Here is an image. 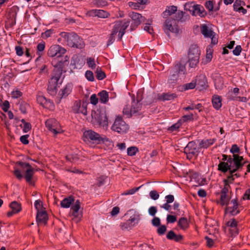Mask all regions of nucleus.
I'll return each mask as SVG.
<instances>
[{"label":"nucleus","mask_w":250,"mask_h":250,"mask_svg":"<svg viewBox=\"0 0 250 250\" xmlns=\"http://www.w3.org/2000/svg\"><path fill=\"white\" fill-rule=\"evenodd\" d=\"M152 224L153 226L158 227L160 225L161 221L159 218L154 217L151 221Z\"/></svg>","instance_id":"680f3d73"},{"label":"nucleus","mask_w":250,"mask_h":250,"mask_svg":"<svg viewBox=\"0 0 250 250\" xmlns=\"http://www.w3.org/2000/svg\"><path fill=\"white\" fill-rule=\"evenodd\" d=\"M142 107L141 104L138 101L133 100L131 105H128L124 108L123 113L128 117L139 112Z\"/></svg>","instance_id":"0eeeda50"},{"label":"nucleus","mask_w":250,"mask_h":250,"mask_svg":"<svg viewBox=\"0 0 250 250\" xmlns=\"http://www.w3.org/2000/svg\"><path fill=\"white\" fill-rule=\"evenodd\" d=\"M231 153H233V156L236 155L235 153H239L240 149L236 145H233L230 150Z\"/></svg>","instance_id":"69168bd1"},{"label":"nucleus","mask_w":250,"mask_h":250,"mask_svg":"<svg viewBox=\"0 0 250 250\" xmlns=\"http://www.w3.org/2000/svg\"><path fill=\"white\" fill-rule=\"evenodd\" d=\"M199 58L188 57L189 65L190 67L194 68L199 63Z\"/></svg>","instance_id":"e433bc0d"},{"label":"nucleus","mask_w":250,"mask_h":250,"mask_svg":"<svg viewBox=\"0 0 250 250\" xmlns=\"http://www.w3.org/2000/svg\"><path fill=\"white\" fill-rule=\"evenodd\" d=\"M35 207L37 210V212L45 211V208L43 207L42 203L40 200L35 201Z\"/></svg>","instance_id":"79ce46f5"},{"label":"nucleus","mask_w":250,"mask_h":250,"mask_svg":"<svg viewBox=\"0 0 250 250\" xmlns=\"http://www.w3.org/2000/svg\"><path fill=\"white\" fill-rule=\"evenodd\" d=\"M140 220V216L139 215H134L130 217V219L128 220L131 223V224H137L138 221Z\"/></svg>","instance_id":"864d4df0"},{"label":"nucleus","mask_w":250,"mask_h":250,"mask_svg":"<svg viewBox=\"0 0 250 250\" xmlns=\"http://www.w3.org/2000/svg\"><path fill=\"white\" fill-rule=\"evenodd\" d=\"M243 160V157L238 155H234L233 158L229 156L227 162H222L219 164L218 170L223 172L229 170L231 173H234L247 163V161L242 162Z\"/></svg>","instance_id":"7ed1b4c3"},{"label":"nucleus","mask_w":250,"mask_h":250,"mask_svg":"<svg viewBox=\"0 0 250 250\" xmlns=\"http://www.w3.org/2000/svg\"><path fill=\"white\" fill-rule=\"evenodd\" d=\"M244 4V2L240 0H236L234 3L233 4L234 10L236 11H238L240 10L241 7H242V5Z\"/></svg>","instance_id":"a18cd8bd"},{"label":"nucleus","mask_w":250,"mask_h":250,"mask_svg":"<svg viewBox=\"0 0 250 250\" xmlns=\"http://www.w3.org/2000/svg\"><path fill=\"white\" fill-rule=\"evenodd\" d=\"M178 226L183 229H187L188 227V224L186 218L183 217L178 221Z\"/></svg>","instance_id":"473e14b6"},{"label":"nucleus","mask_w":250,"mask_h":250,"mask_svg":"<svg viewBox=\"0 0 250 250\" xmlns=\"http://www.w3.org/2000/svg\"><path fill=\"white\" fill-rule=\"evenodd\" d=\"M205 6L209 11H212L214 8V2L212 0L207 1L205 3Z\"/></svg>","instance_id":"603ef678"},{"label":"nucleus","mask_w":250,"mask_h":250,"mask_svg":"<svg viewBox=\"0 0 250 250\" xmlns=\"http://www.w3.org/2000/svg\"><path fill=\"white\" fill-rule=\"evenodd\" d=\"M81 208V203L79 200H77L74 204V205L71 208L72 211V215L74 218L79 220L82 216V213L79 211Z\"/></svg>","instance_id":"dca6fc26"},{"label":"nucleus","mask_w":250,"mask_h":250,"mask_svg":"<svg viewBox=\"0 0 250 250\" xmlns=\"http://www.w3.org/2000/svg\"><path fill=\"white\" fill-rule=\"evenodd\" d=\"M83 140L86 143H92L96 145H104L105 149H110L113 146L112 141L105 136H101L92 130H88L83 133Z\"/></svg>","instance_id":"f03ea898"},{"label":"nucleus","mask_w":250,"mask_h":250,"mask_svg":"<svg viewBox=\"0 0 250 250\" xmlns=\"http://www.w3.org/2000/svg\"><path fill=\"white\" fill-rule=\"evenodd\" d=\"M98 95L100 97V101L104 104H105L108 100V94L105 90L100 92Z\"/></svg>","instance_id":"c85d7f7f"},{"label":"nucleus","mask_w":250,"mask_h":250,"mask_svg":"<svg viewBox=\"0 0 250 250\" xmlns=\"http://www.w3.org/2000/svg\"><path fill=\"white\" fill-rule=\"evenodd\" d=\"M167 239L180 242L183 239V236L181 234H176L173 230H170L167 234Z\"/></svg>","instance_id":"412c9836"},{"label":"nucleus","mask_w":250,"mask_h":250,"mask_svg":"<svg viewBox=\"0 0 250 250\" xmlns=\"http://www.w3.org/2000/svg\"><path fill=\"white\" fill-rule=\"evenodd\" d=\"M141 4H142L139 3L138 2H131V1H130L128 3V6L130 7L133 8L134 9H139Z\"/></svg>","instance_id":"13d9d810"},{"label":"nucleus","mask_w":250,"mask_h":250,"mask_svg":"<svg viewBox=\"0 0 250 250\" xmlns=\"http://www.w3.org/2000/svg\"><path fill=\"white\" fill-rule=\"evenodd\" d=\"M197 88L199 90H202L207 87V80L205 75H200L196 77L195 80Z\"/></svg>","instance_id":"2eb2a0df"},{"label":"nucleus","mask_w":250,"mask_h":250,"mask_svg":"<svg viewBox=\"0 0 250 250\" xmlns=\"http://www.w3.org/2000/svg\"><path fill=\"white\" fill-rule=\"evenodd\" d=\"M129 17L133 21V23L131 24V27L132 28L138 26L142 22H144L145 19L141 14L136 12L130 13L129 14Z\"/></svg>","instance_id":"ddd939ff"},{"label":"nucleus","mask_w":250,"mask_h":250,"mask_svg":"<svg viewBox=\"0 0 250 250\" xmlns=\"http://www.w3.org/2000/svg\"><path fill=\"white\" fill-rule=\"evenodd\" d=\"M186 67L184 65L181 63L176 64L170 72V76L168 81L170 83H173L176 80L179 74H185Z\"/></svg>","instance_id":"1a4fd4ad"},{"label":"nucleus","mask_w":250,"mask_h":250,"mask_svg":"<svg viewBox=\"0 0 250 250\" xmlns=\"http://www.w3.org/2000/svg\"><path fill=\"white\" fill-rule=\"evenodd\" d=\"M45 48V42H42L39 43L37 45V48L38 51V55H41L42 54V52L44 50Z\"/></svg>","instance_id":"5fc2aeb1"},{"label":"nucleus","mask_w":250,"mask_h":250,"mask_svg":"<svg viewBox=\"0 0 250 250\" xmlns=\"http://www.w3.org/2000/svg\"><path fill=\"white\" fill-rule=\"evenodd\" d=\"M230 205L232 206L228 207L226 208L225 212H229L232 215H235L239 213V210L238 208V203L235 199H233L230 201Z\"/></svg>","instance_id":"f3484780"},{"label":"nucleus","mask_w":250,"mask_h":250,"mask_svg":"<svg viewBox=\"0 0 250 250\" xmlns=\"http://www.w3.org/2000/svg\"><path fill=\"white\" fill-rule=\"evenodd\" d=\"M164 30L167 34L168 31L174 33H178L179 29L176 21L172 19H167L164 23Z\"/></svg>","instance_id":"9d476101"},{"label":"nucleus","mask_w":250,"mask_h":250,"mask_svg":"<svg viewBox=\"0 0 250 250\" xmlns=\"http://www.w3.org/2000/svg\"><path fill=\"white\" fill-rule=\"evenodd\" d=\"M96 77L97 79L102 80L105 77V74L104 72L102 71L100 68H97L96 72Z\"/></svg>","instance_id":"37998d69"},{"label":"nucleus","mask_w":250,"mask_h":250,"mask_svg":"<svg viewBox=\"0 0 250 250\" xmlns=\"http://www.w3.org/2000/svg\"><path fill=\"white\" fill-rule=\"evenodd\" d=\"M130 21L129 20H125L124 21H120L116 22L112 29V32L110 34L107 43V45L113 43L115 41V37L118 33V38L121 40L122 37L125 32V30L129 25Z\"/></svg>","instance_id":"20e7f679"},{"label":"nucleus","mask_w":250,"mask_h":250,"mask_svg":"<svg viewBox=\"0 0 250 250\" xmlns=\"http://www.w3.org/2000/svg\"><path fill=\"white\" fill-rule=\"evenodd\" d=\"M224 187L221 190V193L223 194H227L229 192V189L230 188V186L228 183V180H224Z\"/></svg>","instance_id":"09e8293b"},{"label":"nucleus","mask_w":250,"mask_h":250,"mask_svg":"<svg viewBox=\"0 0 250 250\" xmlns=\"http://www.w3.org/2000/svg\"><path fill=\"white\" fill-rule=\"evenodd\" d=\"M166 230L167 228L166 226L162 225L157 229V233L160 235H163L165 233Z\"/></svg>","instance_id":"338daca9"},{"label":"nucleus","mask_w":250,"mask_h":250,"mask_svg":"<svg viewBox=\"0 0 250 250\" xmlns=\"http://www.w3.org/2000/svg\"><path fill=\"white\" fill-rule=\"evenodd\" d=\"M88 14L90 16H97L100 18H108L109 16V13H108L107 12L104 11L103 10L100 9H93L90 10L88 12Z\"/></svg>","instance_id":"a211bd4d"},{"label":"nucleus","mask_w":250,"mask_h":250,"mask_svg":"<svg viewBox=\"0 0 250 250\" xmlns=\"http://www.w3.org/2000/svg\"><path fill=\"white\" fill-rule=\"evenodd\" d=\"M214 139L203 140L200 143V146L202 147L207 148L214 143Z\"/></svg>","instance_id":"f704fd0d"},{"label":"nucleus","mask_w":250,"mask_h":250,"mask_svg":"<svg viewBox=\"0 0 250 250\" xmlns=\"http://www.w3.org/2000/svg\"><path fill=\"white\" fill-rule=\"evenodd\" d=\"M87 63L89 67L92 69H94L96 68V63L95 62V60L93 58H88L86 59Z\"/></svg>","instance_id":"8fccbe9b"},{"label":"nucleus","mask_w":250,"mask_h":250,"mask_svg":"<svg viewBox=\"0 0 250 250\" xmlns=\"http://www.w3.org/2000/svg\"><path fill=\"white\" fill-rule=\"evenodd\" d=\"M36 220L38 225H46L48 220V216L46 211L37 212Z\"/></svg>","instance_id":"6ab92c4d"},{"label":"nucleus","mask_w":250,"mask_h":250,"mask_svg":"<svg viewBox=\"0 0 250 250\" xmlns=\"http://www.w3.org/2000/svg\"><path fill=\"white\" fill-rule=\"evenodd\" d=\"M176 97V95L175 94L172 93H163L161 96L159 97V99L162 100L164 101L165 100H171L174 99Z\"/></svg>","instance_id":"7c9ffc66"},{"label":"nucleus","mask_w":250,"mask_h":250,"mask_svg":"<svg viewBox=\"0 0 250 250\" xmlns=\"http://www.w3.org/2000/svg\"><path fill=\"white\" fill-rule=\"evenodd\" d=\"M204 9L203 6L199 4H196L194 7L193 13H191V15L194 16L199 15L201 17H203L205 14Z\"/></svg>","instance_id":"b1692460"},{"label":"nucleus","mask_w":250,"mask_h":250,"mask_svg":"<svg viewBox=\"0 0 250 250\" xmlns=\"http://www.w3.org/2000/svg\"><path fill=\"white\" fill-rule=\"evenodd\" d=\"M85 76L86 79L89 81L92 82L94 80L93 73L91 71H86Z\"/></svg>","instance_id":"4d7b16f0"},{"label":"nucleus","mask_w":250,"mask_h":250,"mask_svg":"<svg viewBox=\"0 0 250 250\" xmlns=\"http://www.w3.org/2000/svg\"><path fill=\"white\" fill-rule=\"evenodd\" d=\"M60 35L70 47L82 48L84 46V43L83 40L74 33L63 32H61Z\"/></svg>","instance_id":"39448f33"},{"label":"nucleus","mask_w":250,"mask_h":250,"mask_svg":"<svg viewBox=\"0 0 250 250\" xmlns=\"http://www.w3.org/2000/svg\"><path fill=\"white\" fill-rule=\"evenodd\" d=\"M72 110L75 113H82L84 115L87 114L86 105L78 100L75 102L72 106Z\"/></svg>","instance_id":"9b49d317"},{"label":"nucleus","mask_w":250,"mask_h":250,"mask_svg":"<svg viewBox=\"0 0 250 250\" xmlns=\"http://www.w3.org/2000/svg\"><path fill=\"white\" fill-rule=\"evenodd\" d=\"M196 86V83L195 81H192V82L187 83L185 85V89H191L195 88V87Z\"/></svg>","instance_id":"774afa93"},{"label":"nucleus","mask_w":250,"mask_h":250,"mask_svg":"<svg viewBox=\"0 0 250 250\" xmlns=\"http://www.w3.org/2000/svg\"><path fill=\"white\" fill-rule=\"evenodd\" d=\"M138 151V149L137 147L131 146L128 147L127 149V154L129 156H134L136 154L137 152Z\"/></svg>","instance_id":"de8ad7c7"},{"label":"nucleus","mask_w":250,"mask_h":250,"mask_svg":"<svg viewBox=\"0 0 250 250\" xmlns=\"http://www.w3.org/2000/svg\"><path fill=\"white\" fill-rule=\"evenodd\" d=\"M16 165L20 166L22 170H25L24 178L27 182L30 183L34 174V168L31 166L28 163L22 162H17Z\"/></svg>","instance_id":"6e6552de"},{"label":"nucleus","mask_w":250,"mask_h":250,"mask_svg":"<svg viewBox=\"0 0 250 250\" xmlns=\"http://www.w3.org/2000/svg\"><path fill=\"white\" fill-rule=\"evenodd\" d=\"M48 129L52 132L55 135L62 133L63 130L60 126H48Z\"/></svg>","instance_id":"4c0bfd02"},{"label":"nucleus","mask_w":250,"mask_h":250,"mask_svg":"<svg viewBox=\"0 0 250 250\" xmlns=\"http://www.w3.org/2000/svg\"><path fill=\"white\" fill-rule=\"evenodd\" d=\"M95 118L99 125H107V118L104 111H100L98 114H97Z\"/></svg>","instance_id":"aec40b11"},{"label":"nucleus","mask_w":250,"mask_h":250,"mask_svg":"<svg viewBox=\"0 0 250 250\" xmlns=\"http://www.w3.org/2000/svg\"><path fill=\"white\" fill-rule=\"evenodd\" d=\"M148 211L149 215L152 216H155L157 212V208L154 206H152L148 208Z\"/></svg>","instance_id":"e2e57ef3"},{"label":"nucleus","mask_w":250,"mask_h":250,"mask_svg":"<svg viewBox=\"0 0 250 250\" xmlns=\"http://www.w3.org/2000/svg\"><path fill=\"white\" fill-rule=\"evenodd\" d=\"M73 198L69 197L64 199L61 203V206L62 208H68L71 204L74 202Z\"/></svg>","instance_id":"c756f323"},{"label":"nucleus","mask_w":250,"mask_h":250,"mask_svg":"<svg viewBox=\"0 0 250 250\" xmlns=\"http://www.w3.org/2000/svg\"><path fill=\"white\" fill-rule=\"evenodd\" d=\"M11 96L13 98H18L22 96V93L19 90H15L12 91Z\"/></svg>","instance_id":"bf43d9fd"},{"label":"nucleus","mask_w":250,"mask_h":250,"mask_svg":"<svg viewBox=\"0 0 250 250\" xmlns=\"http://www.w3.org/2000/svg\"><path fill=\"white\" fill-rule=\"evenodd\" d=\"M125 122L123 120L121 116H118L116 117L113 125H121L124 124Z\"/></svg>","instance_id":"052dcab7"},{"label":"nucleus","mask_w":250,"mask_h":250,"mask_svg":"<svg viewBox=\"0 0 250 250\" xmlns=\"http://www.w3.org/2000/svg\"><path fill=\"white\" fill-rule=\"evenodd\" d=\"M111 126L112 130L117 132L120 134L126 133L128 130L129 128L127 126Z\"/></svg>","instance_id":"a878e982"},{"label":"nucleus","mask_w":250,"mask_h":250,"mask_svg":"<svg viewBox=\"0 0 250 250\" xmlns=\"http://www.w3.org/2000/svg\"><path fill=\"white\" fill-rule=\"evenodd\" d=\"M52 64L54 69L52 76L48 82L47 91L50 95L54 96L56 94L58 85L61 83L60 81L62 74V60L58 62V60L54 59L52 61Z\"/></svg>","instance_id":"f257e3e1"},{"label":"nucleus","mask_w":250,"mask_h":250,"mask_svg":"<svg viewBox=\"0 0 250 250\" xmlns=\"http://www.w3.org/2000/svg\"><path fill=\"white\" fill-rule=\"evenodd\" d=\"M177 10L176 6L172 5L167 7L166 10L163 13V17L165 18L174 14Z\"/></svg>","instance_id":"393cba45"},{"label":"nucleus","mask_w":250,"mask_h":250,"mask_svg":"<svg viewBox=\"0 0 250 250\" xmlns=\"http://www.w3.org/2000/svg\"><path fill=\"white\" fill-rule=\"evenodd\" d=\"M10 207L16 213H18L21 209V205L16 201H13L10 204Z\"/></svg>","instance_id":"2f4dec72"},{"label":"nucleus","mask_w":250,"mask_h":250,"mask_svg":"<svg viewBox=\"0 0 250 250\" xmlns=\"http://www.w3.org/2000/svg\"><path fill=\"white\" fill-rule=\"evenodd\" d=\"M200 51L198 47L195 45H191L188 51V57L200 58Z\"/></svg>","instance_id":"4be33fe9"},{"label":"nucleus","mask_w":250,"mask_h":250,"mask_svg":"<svg viewBox=\"0 0 250 250\" xmlns=\"http://www.w3.org/2000/svg\"><path fill=\"white\" fill-rule=\"evenodd\" d=\"M37 102L43 107L52 109L54 107V104L53 102L50 100H47L43 95L39 94L37 96Z\"/></svg>","instance_id":"f8f14e48"},{"label":"nucleus","mask_w":250,"mask_h":250,"mask_svg":"<svg viewBox=\"0 0 250 250\" xmlns=\"http://www.w3.org/2000/svg\"><path fill=\"white\" fill-rule=\"evenodd\" d=\"M19 109L21 113L23 114L26 113V110L29 107V104L24 101H21L19 103Z\"/></svg>","instance_id":"c9c22d12"},{"label":"nucleus","mask_w":250,"mask_h":250,"mask_svg":"<svg viewBox=\"0 0 250 250\" xmlns=\"http://www.w3.org/2000/svg\"><path fill=\"white\" fill-rule=\"evenodd\" d=\"M229 200V197L226 194H223L221 193L220 197V204L224 206L225 205H228Z\"/></svg>","instance_id":"ea45409f"},{"label":"nucleus","mask_w":250,"mask_h":250,"mask_svg":"<svg viewBox=\"0 0 250 250\" xmlns=\"http://www.w3.org/2000/svg\"><path fill=\"white\" fill-rule=\"evenodd\" d=\"M184 152L188 154L187 157L197 155V145L194 142H190L184 148Z\"/></svg>","instance_id":"4468645a"},{"label":"nucleus","mask_w":250,"mask_h":250,"mask_svg":"<svg viewBox=\"0 0 250 250\" xmlns=\"http://www.w3.org/2000/svg\"><path fill=\"white\" fill-rule=\"evenodd\" d=\"M134 226L135 224H131V223L128 220L126 222L121 224V227L123 230L130 229Z\"/></svg>","instance_id":"c03bdc74"},{"label":"nucleus","mask_w":250,"mask_h":250,"mask_svg":"<svg viewBox=\"0 0 250 250\" xmlns=\"http://www.w3.org/2000/svg\"><path fill=\"white\" fill-rule=\"evenodd\" d=\"M195 4L193 2H188L184 5L185 10L190 11V13H193L194 9Z\"/></svg>","instance_id":"a19ab883"},{"label":"nucleus","mask_w":250,"mask_h":250,"mask_svg":"<svg viewBox=\"0 0 250 250\" xmlns=\"http://www.w3.org/2000/svg\"><path fill=\"white\" fill-rule=\"evenodd\" d=\"M212 58V51L210 49H208L207 50V54L206 56V59L205 60V63H208L210 62Z\"/></svg>","instance_id":"49530a36"},{"label":"nucleus","mask_w":250,"mask_h":250,"mask_svg":"<svg viewBox=\"0 0 250 250\" xmlns=\"http://www.w3.org/2000/svg\"><path fill=\"white\" fill-rule=\"evenodd\" d=\"M212 103L215 108L219 109L222 105L221 97L219 96L214 95L212 97Z\"/></svg>","instance_id":"cd10ccee"},{"label":"nucleus","mask_w":250,"mask_h":250,"mask_svg":"<svg viewBox=\"0 0 250 250\" xmlns=\"http://www.w3.org/2000/svg\"><path fill=\"white\" fill-rule=\"evenodd\" d=\"M45 125H57L59 123L55 118H50L45 121Z\"/></svg>","instance_id":"0e129e2a"},{"label":"nucleus","mask_w":250,"mask_h":250,"mask_svg":"<svg viewBox=\"0 0 250 250\" xmlns=\"http://www.w3.org/2000/svg\"><path fill=\"white\" fill-rule=\"evenodd\" d=\"M149 195L150 198L154 200H157L159 198V194L156 190H151L149 192Z\"/></svg>","instance_id":"6e6d98bb"},{"label":"nucleus","mask_w":250,"mask_h":250,"mask_svg":"<svg viewBox=\"0 0 250 250\" xmlns=\"http://www.w3.org/2000/svg\"><path fill=\"white\" fill-rule=\"evenodd\" d=\"M193 119V114H191L190 115H185L182 118L180 119L178 121V122L176 124H174L173 125H176L177 124H183L185 123H187L188 120H191Z\"/></svg>","instance_id":"72a5a7b5"},{"label":"nucleus","mask_w":250,"mask_h":250,"mask_svg":"<svg viewBox=\"0 0 250 250\" xmlns=\"http://www.w3.org/2000/svg\"><path fill=\"white\" fill-rule=\"evenodd\" d=\"M72 85L71 84H67L64 88L62 89L59 93V96L60 99L65 98L71 92Z\"/></svg>","instance_id":"5701e85b"},{"label":"nucleus","mask_w":250,"mask_h":250,"mask_svg":"<svg viewBox=\"0 0 250 250\" xmlns=\"http://www.w3.org/2000/svg\"><path fill=\"white\" fill-rule=\"evenodd\" d=\"M214 84L217 89L220 90L223 87L224 83L222 78L219 77L215 79Z\"/></svg>","instance_id":"58836bf2"},{"label":"nucleus","mask_w":250,"mask_h":250,"mask_svg":"<svg viewBox=\"0 0 250 250\" xmlns=\"http://www.w3.org/2000/svg\"><path fill=\"white\" fill-rule=\"evenodd\" d=\"M66 50L59 45H52L48 50L47 55L51 57H55L52 61L54 59L58 60V62L60 61H62V67L63 66V63L65 62H67L68 60L66 59L67 56H65L64 59L62 58V56L65 53Z\"/></svg>","instance_id":"423d86ee"},{"label":"nucleus","mask_w":250,"mask_h":250,"mask_svg":"<svg viewBox=\"0 0 250 250\" xmlns=\"http://www.w3.org/2000/svg\"><path fill=\"white\" fill-rule=\"evenodd\" d=\"M142 186H140L139 187L136 188H131L128 190H127L123 193H122V195H132L135 193L137 191H138L140 188Z\"/></svg>","instance_id":"3c124183"},{"label":"nucleus","mask_w":250,"mask_h":250,"mask_svg":"<svg viewBox=\"0 0 250 250\" xmlns=\"http://www.w3.org/2000/svg\"><path fill=\"white\" fill-rule=\"evenodd\" d=\"M201 33L205 37L211 38L214 32L206 25H203L201 27Z\"/></svg>","instance_id":"bb28decb"}]
</instances>
